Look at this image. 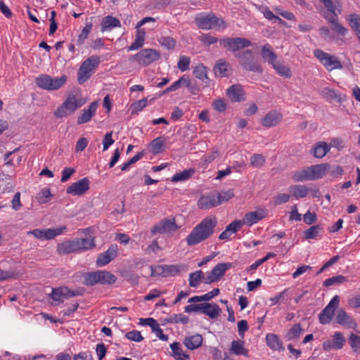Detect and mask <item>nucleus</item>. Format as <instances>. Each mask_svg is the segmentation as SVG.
Returning <instances> with one entry per match:
<instances>
[{
    "mask_svg": "<svg viewBox=\"0 0 360 360\" xmlns=\"http://www.w3.org/2000/svg\"><path fill=\"white\" fill-rule=\"evenodd\" d=\"M245 342L241 340H233L231 342L230 352L236 355L248 356V350L244 347Z\"/></svg>",
    "mask_w": 360,
    "mask_h": 360,
    "instance_id": "30",
    "label": "nucleus"
},
{
    "mask_svg": "<svg viewBox=\"0 0 360 360\" xmlns=\"http://www.w3.org/2000/svg\"><path fill=\"white\" fill-rule=\"evenodd\" d=\"M226 94L232 101L239 102L243 100L244 94L240 85H232L227 90Z\"/></svg>",
    "mask_w": 360,
    "mask_h": 360,
    "instance_id": "27",
    "label": "nucleus"
},
{
    "mask_svg": "<svg viewBox=\"0 0 360 360\" xmlns=\"http://www.w3.org/2000/svg\"><path fill=\"white\" fill-rule=\"evenodd\" d=\"M234 196L232 190H228L226 191L221 192L217 195V198L220 200V205L224 202H227Z\"/></svg>",
    "mask_w": 360,
    "mask_h": 360,
    "instance_id": "62",
    "label": "nucleus"
},
{
    "mask_svg": "<svg viewBox=\"0 0 360 360\" xmlns=\"http://www.w3.org/2000/svg\"><path fill=\"white\" fill-rule=\"evenodd\" d=\"M205 309H206V303H200L196 304H191L184 308V311L186 313L201 312L203 314V311Z\"/></svg>",
    "mask_w": 360,
    "mask_h": 360,
    "instance_id": "56",
    "label": "nucleus"
},
{
    "mask_svg": "<svg viewBox=\"0 0 360 360\" xmlns=\"http://www.w3.org/2000/svg\"><path fill=\"white\" fill-rule=\"evenodd\" d=\"M193 75L196 78L202 81L207 79V68L202 64L195 66L193 70Z\"/></svg>",
    "mask_w": 360,
    "mask_h": 360,
    "instance_id": "52",
    "label": "nucleus"
},
{
    "mask_svg": "<svg viewBox=\"0 0 360 360\" xmlns=\"http://www.w3.org/2000/svg\"><path fill=\"white\" fill-rule=\"evenodd\" d=\"M232 266V263L229 262L217 264L205 278V283L210 284L219 281L223 277L226 271Z\"/></svg>",
    "mask_w": 360,
    "mask_h": 360,
    "instance_id": "12",
    "label": "nucleus"
},
{
    "mask_svg": "<svg viewBox=\"0 0 360 360\" xmlns=\"http://www.w3.org/2000/svg\"><path fill=\"white\" fill-rule=\"evenodd\" d=\"M314 53L328 71L342 68L338 57L330 55L321 49H316Z\"/></svg>",
    "mask_w": 360,
    "mask_h": 360,
    "instance_id": "8",
    "label": "nucleus"
},
{
    "mask_svg": "<svg viewBox=\"0 0 360 360\" xmlns=\"http://www.w3.org/2000/svg\"><path fill=\"white\" fill-rule=\"evenodd\" d=\"M191 58L186 56H180L177 67L181 72H185L189 69Z\"/></svg>",
    "mask_w": 360,
    "mask_h": 360,
    "instance_id": "57",
    "label": "nucleus"
},
{
    "mask_svg": "<svg viewBox=\"0 0 360 360\" xmlns=\"http://www.w3.org/2000/svg\"><path fill=\"white\" fill-rule=\"evenodd\" d=\"M188 320V317L183 314H173L169 319H167L169 323H181L183 324H186Z\"/></svg>",
    "mask_w": 360,
    "mask_h": 360,
    "instance_id": "58",
    "label": "nucleus"
},
{
    "mask_svg": "<svg viewBox=\"0 0 360 360\" xmlns=\"http://www.w3.org/2000/svg\"><path fill=\"white\" fill-rule=\"evenodd\" d=\"M267 345L274 351L282 352L285 349L282 341L278 335L274 333H269L266 335Z\"/></svg>",
    "mask_w": 360,
    "mask_h": 360,
    "instance_id": "23",
    "label": "nucleus"
},
{
    "mask_svg": "<svg viewBox=\"0 0 360 360\" xmlns=\"http://www.w3.org/2000/svg\"><path fill=\"white\" fill-rule=\"evenodd\" d=\"M346 281H347V278L345 276L340 275V276H333V277H331V278H329L325 280L323 285L325 287H329V286H331L333 285L343 283Z\"/></svg>",
    "mask_w": 360,
    "mask_h": 360,
    "instance_id": "55",
    "label": "nucleus"
},
{
    "mask_svg": "<svg viewBox=\"0 0 360 360\" xmlns=\"http://www.w3.org/2000/svg\"><path fill=\"white\" fill-rule=\"evenodd\" d=\"M160 58V53L153 49H142L136 54L131 56V59L135 60L143 66H148Z\"/></svg>",
    "mask_w": 360,
    "mask_h": 360,
    "instance_id": "7",
    "label": "nucleus"
},
{
    "mask_svg": "<svg viewBox=\"0 0 360 360\" xmlns=\"http://www.w3.org/2000/svg\"><path fill=\"white\" fill-rule=\"evenodd\" d=\"M265 162L264 157L261 154H255L250 158V165L255 167H260Z\"/></svg>",
    "mask_w": 360,
    "mask_h": 360,
    "instance_id": "59",
    "label": "nucleus"
},
{
    "mask_svg": "<svg viewBox=\"0 0 360 360\" xmlns=\"http://www.w3.org/2000/svg\"><path fill=\"white\" fill-rule=\"evenodd\" d=\"M92 26L93 25L91 22L86 23L84 27L82 29L81 33L79 34L77 39L76 42L77 45H82L84 43V41L88 38L89 32L92 29Z\"/></svg>",
    "mask_w": 360,
    "mask_h": 360,
    "instance_id": "46",
    "label": "nucleus"
},
{
    "mask_svg": "<svg viewBox=\"0 0 360 360\" xmlns=\"http://www.w3.org/2000/svg\"><path fill=\"white\" fill-rule=\"evenodd\" d=\"M51 196L50 189L44 188L37 194V199L39 203L44 204L51 200Z\"/></svg>",
    "mask_w": 360,
    "mask_h": 360,
    "instance_id": "53",
    "label": "nucleus"
},
{
    "mask_svg": "<svg viewBox=\"0 0 360 360\" xmlns=\"http://www.w3.org/2000/svg\"><path fill=\"white\" fill-rule=\"evenodd\" d=\"M203 338L201 335L195 334L191 336H186L184 340V345L191 350L200 347L202 344Z\"/></svg>",
    "mask_w": 360,
    "mask_h": 360,
    "instance_id": "25",
    "label": "nucleus"
},
{
    "mask_svg": "<svg viewBox=\"0 0 360 360\" xmlns=\"http://www.w3.org/2000/svg\"><path fill=\"white\" fill-rule=\"evenodd\" d=\"M329 167V165L327 163L314 165L310 166L311 174L313 181L321 179L326 174L327 169Z\"/></svg>",
    "mask_w": 360,
    "mask_h": 360,
    "instance_id": "26",
    "label": "nucleus"
},
{
    "mask_svg": "<svg viewBox=\"0 0 360 360\" xmlns=\"http://www.w3.org/2000/svg\"><path fill=\"white\" fill-rule=\"evenodd\" d=\"M261 54L264 60H266L271 65L277 60V56L271 51V46L268 44L262 47Z\"/></svg>",
    "mask_w": 360,
    "mask_h": 360,
    "instance_id": "35",
    "label": "nucleus"
},
{
    "mask_svg": "<svg viewBox=\"0 0 360 360\" xmlns=\"http://www.w3.org/2000/svg\"><path fill=\"white\" fill-rule=\"evenodd\" d=\"M302 332L300 324H295L292 328L285 335V338L288 340L297 339L300 337Z\"/></svg>",
    "mask_w": 360,
    "mask_h": 360,
    "instance_id": "51",
    "label": "nucleus"
},
{
    "mask_svg": "<svg viewBox=\"0 0 360 360\" xmlns=\"http://www.w3.org/2000/svg\"><path fill=\"white\" fill-rule=\"evenodd\" d=\"M98 283L101 285H112L117 281L116 276L108 271L98 270Z\"/></svg>",
    "mask_w": 360,
    "mask_h": 360,
    "instance_id": "28",
    "label": "nucleus"
},
{
    "mask_svg": "<svg viewBox=\"0 0 360 360\" xmlns=\"http://www.w3.org/2000/svg\"><path fill=\"white\" fill-rule=\"evenodd\" d=\"M101 27V30L103 32L107 30H111L115 27H120L121 23L117 18L111 15H107L102 19Z\"/></svg>",
    "mask_w": 360,
    "mask_h": 360,
    "instance_id": "24",
    "label": "nucleus"
},
{
    "mask_svg": "<svg viewBox=\"0 0 360 360\" xmlns=\"http://www.w3.org/2000/svg\"><path fill=\"white\" fill-rule=\"evenodd\" d=\"M292 178L296 182L313 181L311 174L310 166L304 168L303 169L295 172Z\"/></svg>",
    "mask_w": 360,
    "mask_h": 360,
    "instance_id": "29",
    "label": "nucleus"
},
{
    "mask_svg": "<svg viewBox=\"0 0 360 360\" xmlns=\"http://www.w3.org/2000/svg\"><path fill=\"white\" fill-rule=\"evenodd\" d=\"M321 231H323V227L320 224L314 225L304 231V238L306 239H315Z\"/></svg>",
    "mask_w": 360,
    "mask_h": 360,
    "instance_id": "43",
    "label": "nucleus"
},
{
    "mask_svg": "<svg viewBox=\"0 0 360 360\" xmlns=\"http://www.w3.org/2000/svg\"><path fill=\"white\" fill-rule=\"evenodd\" d=\"M221 311L220 307L217 304L206 303V309L203 311V314L214 319L219 316Z\"/></svg>",
    "mask_w": 360,
    "mask_h": 360,
    "instance_id": "42",
    "label": "nucleus"
},
{
    "mask_svg": "<svg viewBox=\"0 0 360 360\" xmlns=\"http://www.w3.org/2000/svg\"><path fill=\"white\" fill-rule=\"evenodd\" d=\"M84 103L81 98L75 96H69L54 111V116L57 118H62L73 113L77 108L83 105Z\"/></svg>",
    "mask_w": 360,
    "mask_h": 360,
    "instance_id": "4",
    "label": "nucleus"
},
{
    "mask_svg": "<svg viewBox=\"0 0 360 360\" xmlns=\"http://www.w3.org/2000/svg\"><path fill=\"white\" fill-rule=\"evenodd\" d=\"M195 169L193 168H190L188 169H185L180 172H176L172 178V181L178 182V181H184L192 176V175L195 173Z\"/></svg>",
    "mask_w": 360,
    "mask_h": 360,
    "instance_id": "41",
    "label": "nucleus"
},
{
    "mask_svg": "<svg viewBox=\"0 0 360 360\" xmlns=\"http://www.w3.org/2000/svg\"><path fill=\"white\" fill-rule=\"evenodd\" d=\"M90 181L87 177H84L75 183L70 184L66 190L68 194L74 196H81L86 193L89 189Z\"/></svg>",
    "mask_w": 360,
    "mask_h": 360,
    "instance_id": "14",
    "label": "nucleus"
},
{
    "mask_svg": "<svg viewBox=\"0 0 360 360\" xmlns=\"http://www.w3.org/2000/svg\"><path fill=\"white\" fill-rule=\"evenodd\" d=\"M217 219L207 217L197 224L187 236L186 240L188 246H193L209 238L214 231Z\"/></svg>",
    "mask_w": 360,
    "mask_h": 360,
    "instance_id": "1",
    "label": "nucleus"
},
{
    "mask_svg": "<svg viewBox=\"0 0 360 360\" xmlns=\"http://www.w3.org/2000/svg\"><path fill=\"white\" fill-rule=\"evenodd\" d=\"M78 243V251H85L96 246L94 238H76Z\"/></svg>",
    "mask_w": 360,
    "mask_h": 360,
    "instance_id": "36",
    "label": "nucleus"
},
{
    "mask_svg": "<svg viewBox=\"0 0 360 360\" xmlns=\"http://www.w3.org/2000/svg\"><path fill=\"white\" fill-rule=\"evenodd\" d=\"M200 40L206 46H210L217 41V39L209 34H203L200 37Z\"/></svg>",
    "mask_w": 360,
    "mask_h": 360,
    "instance_id": "64",
    "label": "nucleus"
},
{
    "mask_svg": "<svg viewBox=\"0 0 360 360\" xmlns=\"http://www.w3.org/2000/svg\"><path fill=\"white\" fill-rule=\"evenodd\" d=\"M101 63L100 57L91 56L86 59L81 65L77 72V82L82 84L86 82L91 77V73Z\"/></svg>",
    "mask_w": 360,
    "mask_h": 360,
    "instance_id": "5",
    "label": "nucleus"
},
{
    "mask_svg": "<svg viewBox=\"0 0 360 360\" xmlns=\"http://www.w3.org/2000/svg\"><path fill=\"white\" fill-rule=\"evenodd\" d=\"M220 205V200L214 195H202L198 202V207L202 210H209Z\"/></svg>",
    "mask_w": 360,
    "mask_h": 360,
    "instance_id": "21",
    "label": "nucleus"
},
{
    "mask_svg": "<svg viewBox=\"0 0 360 360\" xmlns=\"http://www.w3.org/2000/svg\"><path fill=\"white\" fill-rule=\"evenodd\" d=\"M66 75L60 77H52L49 75H41L36 78L37 86L47 91H55L61 88L67 82Z\"/></svg>",
    "mask_w": 360,
    "mask_h": 360,
    "instance_id": "3",
    "label": "nucleus"
},
{
    "mask_svg": "<svg viewBox=\"0 0 360 360\" xmlns=\"http://www.w3.org/2000/svg\"><path fill=\"white\" fill-rule=\"evenodd\" d=\"M347 20L350 27L355 33L360 30V15L356 13L350 14L347 17Z\"/></svg>",
    "mask_w": 360,
    "mask_h": 360,
    "instance_id": "45",
    "label": "nucleus"
},
{
    "mask_svg": "<svg viewBox=\"0 0 360 360\" xmlns=\"http://www.w3.org/2000/svg\"><path fill=\"white\" fill-rule=\"evenodd\" d=\"M235 57L238 59L239 64L244 70L259 74L263 72L262 65L255 60L251 50L246 49L240 53H236Z\"/></svg>",
    "mask_w": 360,
    "mask_h": 360,
    "instance_id": "2",
    "label": "nucleus"
},
{
    "mask_svg": "<svg viewBox=\"0 0 360 360\" xmlns=\"http://www.w3.org/2000/svg\"><path fill=\"white\" fill-rule=\"evenodd\" d=\"M274 68V69L276 70L278 75H279L281 77H283L284 78H290L292 76L291 70L290 69L281 63L279 61H276L271 65Z\"/></svg>",
    "mask_w": 360,
    "mask_h": 360,
    "instance_id": "33",
    "label": "nucleus"
},
{
    "mask_svg": "<svg viewBox=\"0 0 360 360\" xmlns=\"http://www.w3.org/2000/svg\"><path fill=\"white\" fill-rule=\"evenodd\" d=\"M148 99L144 98H142L131 105V113H137L141 111L147 105Z\"/></svg>",
    "mask_w": 360,
    "mask_h": 360,
    "instance_id": "60",
    "label": "nucleus"
},
{
    "mask_svg": "<svg viewBox=\"0 0 360 360\" xmlns=\"http://www.w3.org/2000/svg\"><path fill=\"white\" fill-rule=\"evenodd\" d=\"M125 337L132 341L134 342H141L143 340V336L141 334V332L139 330H133L129 331L125 334Z\"/></svg>",
    "mask_w": 360,
    "mask_h": 360,
    "instance_id": "61",
    "label": "nucleus"
},
{
    "mask_svg": "<svg viewBox=\"0 0 360 360\" xmlns=\"http://www.w3.org/2000/svg\"><path fill=\"white\" fill-rule=\"evenodd\" d=\"M158 41L162 46L169 50L174 49L176 46V41L170 37H161Z\"/></svg>",
    "mask_w": 360,
    "mask_h": 360,
    "instance_id": "54",
    "label": "nucleus"
},
{
    "mask_svg": "<svg viewBox=\"0 0 360 360\" xmlns=\"http://www.w3.org/2000/svg\"><path fill=\"white\" fill-rule=\"evenodd\" d=\"M66 230V226H62L57 229H48L44 230V239L51 240L56 236L62 234Z\"/></svg>",
    "mask_w": 360,
    "mask_h": 360,
    "instance_id": "47",
    "label": "nucleus"
},
{
    "mask_svg": "<svg viewBox=\"0 0 360 360\" xmlns=\"http://www.w3.org/2000/svg\"><path fill=\"white\" fill-rule=\"evenodd\" d=\"M289 191L297 198H302L307 195L309 189L304 185H294L289 188Z\"/></svg>",
    "mask_w": 360,
    "mask_h": 360,
    "instance_id": "37",
    "label": "nucleus"
},
{
    "mask_svg": "<svg viewBox=\"0 0 360 360\" xmlns=\"http://www.w3.org/2000/svg\"><path fill=\"white\" fill-rule=\"evenodd\" d=\"M146 32L144 29L137 28L134 41L128 47V51L137 50L143 46L145 40Z\"/></svg>",
    "mask_w": 360,
    "mask_h": 360,
    "instance_id": "32",
    "label": "nucleus"
},
{
    "mask_svg": "<svg viewBox=\"0 0 360 360\" xmlns=\"http://www.w3.org/2000/svg\"><path fill=\"white\" fill-rule=\"evenodd\" d=\"M117 255V245H111L105 252L101 253L96 259V266L98 267L108 264L115 259Z\"/></svg>",
    "mask_w": 360,
    "mask_h": 360,
    "instance_id": "16",
    "label": "nucleus"
},
{
    "mask_svg": "<svg viewBox=\"0 0 360 360\" xmlns=\"http://www.w3.org/2000/svg\"><path fill=\"white\" fill-rule=\"evenodd\" d=\"M333 342L335 349H341L345 345L346 340L340 332H335L333 335Z\"/></svg>",
    "mask_w": 360,
    "mask_h": 360,
    "instance_id": "50",
    "label": "nucleus"
},
{
    "mask_svg": "<svg viewBox=\"0 0 360 360\" xmlns=\"http://www.w3.org/2000/svg\"><path fill=\"white\" fill-rule=\"evenodd\" d=\"M170 348L172 351V355L176 360H188L189 359V355L182 352L179 342H173L170 345Z\"/></svg>",
    "mask_w": 360,
    "mask_h": 360,
    "instance_id": "39",
    "label": "nucleus"
},
{
    "mask_svg": "<svg viewBox=\"0 0 360 360\" xmlns=\"http://www.w3.org/2000/svg\"><path fill=\"white\" fill-rule=\"evenodd\" d=\"M330 14L324 15L326 20L332 25L338 21V15L341 13V4L338 0H319Z\"/></svg>",
    "mask_w": 360,
    "mask_h": 360,
    "instance_id": "11",
    "label": "nucleus"
},
{
    "mask_svg": "<svg viewBox=\"0 0 360 360\" xmlns=\"http://www.w3.org/2000/svg\"><path fill=\"white\" fill-rule=\"evenodd\" d=\"M266 213L264 210L250 212L244 215L242 219V223L250 226L264 219L266 217Z\"/></svg>",
    "mask_w": 360,
    "mask_h": 360,
    "instance_id": "20",
    "label": "nucleus"
},
{
    "mask_svg": "<svg viewBox=\"0 0 360 360\" xmlns=\"http://www.w3.org/2000/svg\"><path fill=\"white\" fill-rule=\"evenodd\" d=\"M330 150V147L326 142H318L313 148L314 156L316 158L324 157Z\"/></svg>",
    "mask_w": 360,
    "mask_h": 360,
    "instance_id": "34",
    "label": "nucleus"
},
{
    "mask_svg": "<svg viewBox=\"0 0 360 360\" xmlns=\"http://www.w3.org/2000/svg\"><path fill=\"white\" fill-rule=\"evenodd\" d=\"M78 251V243L75 239L68 240L57 245V252L60 255H69Z\"/></svg>",
    "mask_w": 360,
    "mask_h": 360,
    "instance_id": "19",
    "label": "nucleus"
},
{
    "mask_svg": "<svg viewBox=\"0 0 360 360\" xmlns=\"http://www.w3.org/2000/svg\"><path fill=\"white\" fill-rule=\"evenodd\" d=\"M331 29L338 34L341 36H345L347 33V29L345 28L342 24H340L338 21H336L331 25Z\"/></svg>",
    "mask_w": 360,
    "mask_h": 360,
    "instance_id": "63",
    "label": "nucleus"
},
{
    "mask_svg": "<svg viewBox=\"0 0 360 360\" xmlns=\"http://www.w3.org/2000/svg\"><path fill=\"white\" fill-rule=\"evenodd\" d=\"M98 107L97 102H92L88 107L87 109L84 108L82 110V114L77 118V124H82L86 123L91 120V119L96 114Z\"/></svg>",
    "mask_w": 360,
    "mask_h": 360,
    "instance_id": "22",
    "label": "nucleus"
},
{
    "mask_svg": "<svg viewBox=\"0 0 360 360\" xmlns=\"http://www.w3.org/2000/svg\"><path fill=\"white\" fill-rule=\"evenodd\" d=\"M340 304V297L335 295L329 302L328 305L319 314V320L321 324L326 325L329 323L334 316L335 310Z\"/></svg>",
    "mask_w": 360,
    "mask_h": 360,
    "instance_id": "10",
    "label": "nucleus"
},
{
    "mask_svg": "<svg viewBox=\"0 0 360 360\" xmlns=\"http://www.w3.org/2000/svg\"><path fill=\"white\" fill-rule=\"evenodd\" d=\"M165 137L163 136L154 139L150 143V152L153 154H158L164 150Z\"/></svg>",
    "mask_w": 360,
    "mask_h": 360,
    "instance_id": "31",
    "label": "nucleus"
},
{
    "mask_svg": "<svg viewBox=\"0 0 360 360\" xmlns=\"http://www.w3.org/2000/svg\"><path fill=\"white\" fill-rule=\"evenodd\" d=\"M229 63L224 58L219 59L214 67V72L216 75H219L220 77L226 76V72L228 70Z\"/></svg>",
    "mask_w": 360,
    "mask_h": 360,
    "instance_id": "40",
    "label": "nucleus"
},
{
    "mask_svg": "<svg viewBox=\"0 0 360 360\" xmlns=\"http://www.w3.org/2000/svg\"><path fill=\"white\" fill-rule=\"evenodd\" d=\"M80 295L78 290H72L67 287L53 288L50 297L59 303H63L65 299Z\"/></svg>",
    "mask_w": 360,
    "mask_h": 360,
    "instance_id": "15",
    "label": "nucleus"
},
{
    "mask_svg": "<svg viewBox=\"0 0 360 360\" xmlns=\"http://www.w3.org/2000/svg\"><path fill=\"white\" fill-rule=\"evenodd\" d=\"M282 114L277 110L269 111L262 120L261 124L270 128L278 125L282 120Z\"/></svg>",
    "mask_w": 360,
    "mask_h": 360,
    "instance_id": "18",
    "label": "nucleus"
},
{
    "mask_svg": "<svg viewBox=\"0 0 360 360\" xmlns=\"http://www.w3.org/2000/svg\"><path fill=\"white\" fill-rule=\"evenodd\" d=\"M335 321L340 325L348 328L355 329L357 327V323L343 309H338Z\"/></svg>",
    "mask_w": 360,
    "mask_h": 360,
    "instance_id": "17",
    "label": "nucleus"
},
{
    "mask_svg": "<svg viewBox=\"0 0 360 360\" xmlns=\"http://www.w3.org/2000/svg\"><path fill=\"white\" fill-rule=\"evenodd\" d=\"M195 22L199 28L203 30H211L216 27L224 25V20L221 18H217L213 13L197 17Z\"/></svg>",
    "mask_w": 360,
    "mask_h": 360,
    "instance_id": "9",
    "label": "nucleus"
},
{
    "mask_svg": "<svg viewBox=\"0 0 360 360\" xmlns=\"http://www.w3.org/2000/svg\"><path fill=\"white\" fill-rule=\"evenodd\" d=\"M221 46L226 48L228 50L233 53H240L239 51L245 49L251 45V41L243 37H228L219 40Z\"/></svg>",
    "mask_w": 360,
    "mask_h": 360,
    "instance_id": "6",
    "label": "nucleus"
},
{
    "mask_svg": "<svg viewBox=\"0 0 360 360\" xmlns=\"http://www.w3.org/2000/svg\"><path fill=\"white\" fill-rule=\"evenodd\" d=\"M84 284L88 286H93L98 283V271L87 272L83 275Z\"/></svg>",
    "mask_w": 360,
    "mask_h": 360,
    "instance_id": "44",
    "label": "nucleus"
},
{
    "mask_svg": "<svg viewBox=\"0 0 360 360\" xmlns=\"http://www.w3.org/2000/svg\"><path fill=\"white\" fill-rule=\"evenodd\" d=\"M348 342L354 352L360 353V336L352 333Z\"/></svg>",
    "mask_w": 360,
    "mask_h": 360,
    "instance_id": "49",
    "label": "nucleus"
},
{
    "mask_svg": "<svg viewBox=\"0 0 360 360\" xmlns=\"http://www.w3.org/2000/svg\"><path fill=\"white\" fill-rule=\"evenodd\" d=\"M179 227L176 224L174 218L164 219L153 227L151 229V233L153 235H155L157 233L175 232L179 229Z\"/></svg>",
    "mask_w": 360,
    "mask_h": 360,
    "instance_id": "13",
    "label": "nucleus"
},
{
    "mask_svg": "<svg viewBox=\"0 0 360 360\" xmlns=\"http://www.w3.org/2000/svg\"><path fill=\"white\" fill-rule=\"evenodd\" d=\"M204 273L202 270H198L189 274V285L192 288H197L202 280L205 283Z\"/></svg>",
    "mask_w": 360,
    "mask_h": 360,
    "instance_id": "38",
    "label": "nucleus"
},
{
    "mask_svg": "<svg viewBox=\"0 0 360 360\" xmlns=\"http://www.w3.org/2000/svg\"><path fill=\"white\" fill-rule=\"evenodd\" d=\"M321 95L323 98L328 101L339 100L338 91L333 89L325 87L321 91Z\"/></svg>",
    "mask_w": 360,
    "mask_h": 360,
    "instance_id": "48",
    "label": "nucleus"
}]
</instances>
